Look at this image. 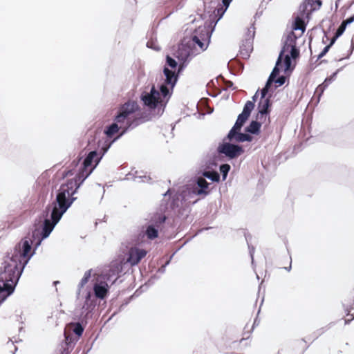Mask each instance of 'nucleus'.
Here are the masks:
<instances>
[{
  "instance_id": "5",
  "label": "nucleus",
  "mask_w": 354,
  "mask_h": 354,
  "mask_svg": "<svg viewBox=\"0 0 354 354\" xmlns=\"http://www.w3.org/2000/svg\"><path fill=\"white\" fill-rule=\"evenodd\" d=\"M125 129L126 126L120 120L117 121L116 118L114 116L112 123L107 125L104 129V133L106 136V138L98 140L93 149L90 148L86 151H81L77 157L71 162V168L67 169L62 172V178L64 179L68 176L73 175L77 167L80 164L81 159L86 158L88 154L93 151L95 153L93 160H91V165H95V162L97 161L98 158L101 157L102 153H103L104 145L107 144V142L109 141H112L115 138H113L114 134L119 133L120 135Z\"/></svg>"
},
{
  "instance_id": "47",
  "label": "nucleus",
  "mask_w": 354,
  "mask_h": 354,
  "mask_svg": "<svg viewBox=\"0 0 354 354\" xmlns=\"http://www.w3.org/2000/svg\"><path fill=\"white\" fill-rule=\"evenodd\" d=\"M320 86H322V88H324V89H326L328 88V86L330 85L329 84H328L326 80H324V82L322 83H321L320 84H319Z\"/></svg>"
},
{
  "instance_id": "6",
  "label": "nucleus",
  "mask_w": 354,
  "mask_h": 354,
  "mask_svg": "<svg viewBox=\"0 0 354 354\" xmlns=\"http://www.w3.org/2000/svg\"><path fill=\"white\" fill-rule=\"evenodd\" d=\"M121 272V268L119 266L110 268L107 272L104 274V281L97 282L93 284L92 289H87L86 295H85V300L83 307L88 310H91L93 313L95 311V308L97 304L102 300H105L109 295L111 286L107 283V281H111L113 277L115 279L112 282L115 283L119 272Z\"/></svg>"
},
{
  "instance_id": "52",
  "label": "nucleus",
  "mask_w": 354,
  "mask_h": 354,
  "mask_svg": "<svg viewBox=\"0 0 354 354\" xmlns=\"http://www.w3.org/2000/svg\"><path fill=\"white\" fill-rule=\"evenodd\" d=\"M261 12H257L255 14V17H259L260 15H262L263 10L264 9H262V8H261Z\"/></svg>"
},
{
  "instance_id": "15",
  "label": "nucleus",
  "mask_w": 354,
  "mask_h": 354,
  "mask_svg": "<svg viewBox=\"0 0 354 354\" xmlns=\"http://www.w3.org/2000/svg\"><path fill=\"white\" fill-rule=\"evenodd\" d=\"M250 116L243 112L238 115L236 120L227 133V138H232L234 139L236 137V133H239L241 131L242 128L249 119Z\"/></svg>"
},
{
  "instance_id": "40",
  "label": "nucleus",
  "mask_w": 354,
  "mask_h": 354,
  "mask_svg": "<svg viewBox=\"0 0 354 354\" xmlns=\"http://www.w3.org/2000/svg\"><path fill=\"white\" fill-rule=\"evenodd\" d=\"M353 44H352L351 46L350 50H348V55L346 57H341V58H339V59H337V61L338 62H342V60H344L345 59H349V57H351V55L353 53Z\"/></svg>"
},
{
  "instance_id": "39",
  "label": "nucleus",
  "mask_w": 354,
  "mask_h": 354,
  "mask_svg": "<svg viewBox=\"0 0 354 354\" xmlns=\"http://www.w3.org/2000/svg\"><path fill=\"white\" fill-rule=\"evenodd\" d=\"M339 38V37H337L336 35H335L330 40V42L326 46L329 47L330 48L333 46V44L335 43L336 40Z\"/></svg>"
},
{
  "instance_id": "3",
  "label": "nucleus",
  "mask_w": 354,
  "mask_h": 354,
  "mask_svg": "<svg viewBox=\"0 0 354 354\" xmlns=\"http://www.w3.org/2000/svg\"><path fill=\"white\" fill-rule=\"evenodd\" d=\"M217 166L216 160H208L200 170L198 176L194 178L183 194L176 193L169 198L167 205L175 215V221H180V226L184 227L192 222L193 216L190 214L192 205L211 193V183L205 178L213 183L221 181L220 174L216 169Z\"/></svg>"
},
{
  "instance_id": "14",
  "label": "nucleus",
  "mask_w": 354,
  "mask_h": 354,
  "mask_svg": "<svg viewBox=\"0 0 354 354\" xmlns=\"http://www.w3.org/2000/svg\"><path fill=\"white\" fill-rule=\"evenodd\" d=\"M300 56V50L297 46L296 43L291 46L290 54L285 55L283 57V71L286 73H291L295 66L292 65V60L293 59L299 58Z\"/></svg>"
},
{
  "instance_id": "8",
  "label": "nucleus",
  "mask_w": 354,
  "mask_h": 354,
  "mask_svg": "<svg viewBox=\"0 0 354 354\" xmlns=\"http://www.w3.org/2000/svg\"><path fill=\"white\" fill-rule=\"evenodd\" d=\"M239 143L236 142L234 138H227V134L218 144L217 151L228 160L236 159L245 152L244 147Z\"/></svg>"
},
{
  "instance_id": "10",
  "label": "nucleus",
  "mask_w": 354,
  "mask_h": 354,
  "mask_svg": "<svg viewBox=\"0 0 354 354\" xmlns=\"http://www.w3.org/2000/svg\"><path fill=\"white\" fill-rule=\"evenodd\" d=\"M93 315L94 313L91 310H88L83 306L82 307L77 322L71 323L73 325V335H75L74 336L77 339H80L82 336L88 321L93 317Z\"/></svg>"
},
{
  "instance_id": "64",
  "label": "nucleus",
  "mask_w": 354,
  "mask_h": 354,
  "mask_svg": "<svg viewBox=\"0 0 354 354\" xmlns=\"http://www.w3.org/2000/svg\"><path fill=\"white\" fill-rule=\"evenodd\" d=\"M305 351H306V348H304V351H302V353H301V354L304 353H305Z\"/></svg>"
},
{
  "instance_id": "12",
  "label": "nucleus",
  "mask_w": 354,
  "mask_h": 354,
  "mask_svg": "<svg viewBox=\"0 0 354 354\" xmlns=\"http://www.w3.org/2000/svg\"><path fill=\"white\" fill-rule=\"evenodd\" d=\"M272 102L271 100V96H268L267 98H261L257 104V113L254 116L257 118L263 119L266 121L268 120L270 122V113L272 111Z\"/></svg>"
},
{
  "instance_id": "54",
  "label": "nucleus",
  "mask_w": 354,
  "mask_h": 354,
  "mask_svg": "<svg viewBox=\"0 0 354 354\" xmlns=\"http://www.w3.org/2000/svg\"><path fill=\"white\" fill-rule=\"evenodd\" d=\"M320 64H321L320 62L318 63V65H320ZM317 64L314 66V64H311V70L315 69L317 67Z\"/></svg>"
},
{
  "instance_id": "30",
  "label": "nucleus",
  "mask_w": 354,
  "mask_h": 354,
  "mask_svg": "<svg viewBox=\"0 0 354 354\" xmlns=\"http://www.w3.org/2000/svg\"><path fill=\"white\" fill-rule=\"evenodd\" d=\"M325 90L326 89H324V88H322L319 85H318L317 86V88H315L314 95H315V98L316 99V100H315L316 105L318 104L319 102H320L321 97L323 95Z\"/></svg>"
},
{
  "instance_id": "36",
  "label": "nucleus",
  "mask_w": 354,
  "mask_h": 354,
  "mask_svg": "<svg viewBox=\"0 0 354 354\" xmlns=\"http://www.w3.org/2000/svg\"><path fill=\"white\" fill-rule=\"evenodd\" d=\"M330 48L327 46H325L322 51L317 55V59H321L323 57H324L328 52L329 51Z\"/></svg>"
},
{
  "instance_id": "21",
  "label": "nucleus",
  "mask_w": 354,
  "mask_h": 354,
  "mask_svg": "<svg viewBox=\"0 0 354 354\" xmlns=\"http://www.w3.org/2000/svg\"><path fill=\"white\" fill-rule=\"evenodd\" d=\"M143 171H136L135 174H133V180L134 181L138 182H147L151 183V178L149 176H147L146 174H142Z\"/></svg>"
},
{
  "instance_id": "26",
  "label": "nucleus",
  "mask_w": 354,
  "mask_h": 354,
  "mask_svg": "<svg viewBox=\"0 0 354 354\" xmlns=\"http://www.w3.org/2000/svg\"><path fill=\"white\" fill-rule=\"evenodd\" d=\"M261 132L264 139H267L272 132V128L270 127V122H269L268 120L264 123V126L263 127V130L261 129Z\"/></svg>"
},
{
  "instance_id": "60",
  "label": "nucleus",
  "mask_w": 354,
  "mask_h": 354,
  "mask_svg": "<svg viewBox=\"0 0 354 354\" xmlns=\"http://www.w3.org/2000/svg\"><path fill=\"white\" fill-rule=\"evenodd\" d=\"M207 94L209 95V96H212V97H215L216 96L214 95H212V94L209 93L208 91H207Z\"/></svg>"
},
{
  "instance_id": "56",
  "label": "nucleus",
  "mask_w": 354,
  "mask_h": 354,
  "mask_svg": "<svg viewBox=\"0 0 354 354\" xmlns=\"http://www.w3.org/2000/svg\"><path fill=\"white\" fill-rule=\"evenodd\" d=\"M328 61L326 59H322L321 60L320 63H327Z\"/></svg>"
},
{
  "instance_id": "23",
  "label": "nucleus",
  "mask_w": 354,
  "mask_h": 354,
  "mask_svg": "<svg viewBox=\"0 0 354 354\" xmlns=\"http://www.w3.org/2000/svg\"><path fill=\"white\" fill-rule=\"evenodd\" d=\"M93 269H89L84 272V274L80 280L78 286L80 288H82L90 280L92 275Z\"/></svg>"
},
{
  "instance_id": "63",
  "label": "nucleus",
  "mask_w": 354,
  "mask_h": 354,
  "mask_svg": "<svg viewBox=\"0 0 354 354\" xmlns=\"http://www.w3.org/2000/svg\"><path fill=\"white\" fill-rule=\"evenodd\" d=\"M305 351H306V348H304V351H302V353H301V354L304 353H305Z\"/></svg>"
},
{
  "instance_id": "43",
  "label": "nucleus",
  "mask_w": 354,
  "mask_h": 354,
  "mask_svg": "<svg viewBox=\"0 0 354 354\" xmlns=\"http://www.w3.org/2000/svg\"><path fill=\"white\" fill-rule=\"evenodd\" d=\"M232 1V0H222L223 6L225 8V9L224 10L225 11L229 7V6Z\"/></svg>"
},
{
  "instance_id": "19",
  "label": "nucleus",
  "mask_w": 354,
  "mask_h": 354,
  "mask_svg": "<svg viewBox=\"0 0 354 354\" xmlns=\"http://www.w3.org/2000/svg\"><path fill=\"white\" fill-rule=\"evenodd\" d=\"M147 37H149L146 44L147 47L156 51H160L161 48L156 43V33L155 30H152L150 32H148Z\"/></svg>"
},
{
  "instance_id": "51",
  "label": "nucleus",
  "mask_w": 354,
  "mask_h": 354,
  "mask_svg": "<svg viewBox=\"0 0 354 354\" xmlns=\"http://www.w3.org/2000/svg\"><path fill=\"white\" fill-rule=\"evenodd\" d=\"M81 289H82V288H80V287H79V286H77V292H76L77 298H79V297H80V295Z\"/></svg>"
},
{
  "instance_id": "45",
  "label": "nucleus",
  "mask_w": 354,
  "mask_h": 354,
  "mask_svg": "<svg viewBox=\"0 0 354 354\" xmlns=\"http://www.w3.org/2000/svg\"><path fill=\"white\" fill-rule=\"evenodd\" d=\"M227 86L232 90H235L236 88L235 86H234V83L230 80L227 82Z\"/></svg>"
},
{
  "instance_id": "29",
  "label": "nucleus",
  "mask_w": 354,
  "mask_h": 354,
  "mask_svg": "<svg viewBox=\"0 0 354 354\" xmlns=\"http://www.w3.org/2000/svg\"><path fill=\"white\" fill-rule=\"evenodd\" d=\"M182 248L180 247L178 248L166 261V262L160 268H158V270H157V272L158 273H160V274H163L165 272V268L170 263L172 258L174 257V256L176 254V253Z\"/></svg>"
},
{
  "instance_id": "37",
  "label": "nucleus",
  "mask_w": 354,
  "mask_h": 354,
  "mask_svg": "<svg viewBox=\"0 0 354 354\" xmlns=\"http://www.w3.org/2000/svg\"><path fill=\"white\" fill-rule=\"evenodd\" d=\"M143 288H147V286H140L138 289H137L133 295L131 296V297H138L143 291Z\"/></svg>"
},
{
  "instance_id": "41",
  "label": "nucleus",
  "mask_w": 354,
  "mask_h": 354,
  "mask_svg": "<svg viewBox=\"0 0 354 354\" xmlns=\"http://www.w3.org/2000/svg\"><path fill=\"white\" fill-rule=\"evenodd\" d=\"M348 26L354 22V14L343 20Z\"/></svg>"
},
{
  "instance_id": "20",
  "label": "nucleus",
  "mask_w": 354,
  "mask_h": 354,
  "mask_svg": "<svg viewBox=\"0 0 354 354\" xmlns=\"http://www.w3.org/2000/svg\"><path fill=\"white\" fill-rule=\"evenodd\" d=\"M219 174L222 177V181H225L228 176V174L231 169V166L228 163H223L219 165Z\"/></svg>"
},
{
  "instance_id": "50",
  "label": "nucleus",
  "mask_w": 354,
  "mask_h": 354,
  "mask_svg": "<svg viewBox=\"0 0 354 354\" xmlns=\"http://www.w3.org/2000/svg\"><path fill=\"white\" fill-rule=\"evenodd\" d=\"M292 260L290 259V264L288 267H284L283 268L287 270L288 272H290L291 270L292 266H291Z\"/></svg>"
},
{
  "instance_id": "17",
  "label": "nucleus",
  "mask_w": 354,
  "mask_h": 354,
  "mask_svg": "<svg viewBox=\"0 0 354 354\" xmlns=\"http://www.w3.org/2000/svg\"><path fill=\"white\" fill-rule=\"evenodd\" d=\"M64 337L65 338L58 349L57 354H70L77 342L79 340L73 334H65Z\"/></svg>"
},
{
  "instance_id": "4",
  "label": "nucleus",
  "mask_w": 354,
  "mask_h": 354,
  "mask_svg": "<svg viewBox=\"0 0 354 354\" xmlns=\"http://www.w3.org/2000/svg\"><path fill=\"white\" fill-rule=\"evenodd\" d=\"M143 106L145 107L144 105ZM145 108L147 109V111L135 115L136 113L140 111V107L138 102L133 100H128L118 107L115 117L117 121L120 120L126 126V129L122 133L115 137L112 141H109L107 144L104 145V149L103 153L101 155L102 158L109 151L111 145L129 131L135 129L140 124L151 120L152 115L160 116L158 114V109H151L147 106H145Z\"/></svg>"
},
{
  "instance_id": "7",
  "label": "nucleus",
  "mask_w": 354,
  "mask_h": 354,
  "mask_svg": "<svg viewBox=\"0 0 354 354\" xmlns=\"http://www.w3.org/2000/svg\"><path fill=\"white\" fill-rule=\"evenodd\" d=\"M166 216L162 214H154L151 219L142 227L139 236L142 238H146L149 241L156 239L159 234V230L161 229L165 221Z\"/></svg>"
},
{
  "instance_id": "33",
  "label": "nucleus",
  "mask_w": 354,
  "mask_h": 354,
  "mask_svg": "<svg viewBox=\"0 0 354 354\" xmlns=\"http://www.w3.org/2000/svg\"><path fill=\"white\" fill-rule=\"evenodd\" d=\"M345 66H346V65H345V66H342V67H340V68H338V69H337V70H336L335 71H334V72H333V73L330 76L326 77L325 78V80H326V82L328 84H330L332 82H333L336 80V78H337V76L338 73H339L340 71H342L343 70V68H344Z\"/></svg>"
},
{
  "instance_id": "24",
  "label": "nucleus",
  "mask_w": 354,
  "mask_h": 354,
  "mask_svg": "<svg viewBox=\"0 0 354 354\" xmlns=\"http://www.w3.org/2000/svg\"><path fill=\"white\" fill-rule=\"evenodd\" d=\"M245 240H246V242L248 244V250H249V254L251 258V263H252V265L254 266V254L255 248L253 245H252L250 243H249V239H251V236L250 234H245Z\"/></svg>"
},
{
  "instance_id": "49",
  "label": "nucleus",
  "mask_w": 354,
  "mask_h": 354,
  "mask_svg": "<svg viewBox=\"0 0 354 354\" xmlns=\"http://www.w3.org/2000/svg\"><path fill=\"white\" fill-rule=\"evenodd\" d=\"M259 321L258 320V317H257L254 320V323H253V328L255 326H257L259 325Z\"/></svg>"
},
{
  "instance_id": "11",
  "label": "nucleus",
  "mask_w": 354,
  "mask_h": 354,
  "mask_svg": "<svg viewBox=\"0 0 354 354\" xmlns=\"http://www.w3.org/2000/svg\"><path fill=\"white\" fill-rule=\"evenodd\" d=\"M255 28L254 25H252L250 28L248 29L246 33V37L243 41L242 44L240 46L239 54L241 57L244 59H249L250 53L252 51L253 40L255 35Z\"/></svg>"
},
{
  "instance_id": "55",
  "label": "nucleus",
  "mask_w": 354,
  "mask_h": 354,
  "mask_svg": "<svg viewBox=\"0 0 354 354\" xmlns=\"http://www.w3.org/2000/svg\"><path fill=\"white\" fill-rule=\"evenodd\" d=\"M59 283V281H53V285L54 286H56L57 284Z\"/></svg>"
},
{
  "instance_id": "61",
  "label": "nucleus",
  "mask_w": 354,
  "mask_h": 354,
  "mask_svg": "<svg viewBox=\"0 0 354 354\" xmlns=\"http://www.w3.org/2000/svg\"><path fill=\"white\" fill-rule=\"evenodd\" d=\"M319 59H317H317H316V60H315V64H315L317 62H318V61H319Z\"/></svg>"
},
{
  "instance_id": "57",
  "label": "nucleus",
  "mask_w": 354,
  "mask_h": 354,
  "mask_svg": "<svg viewBox=\"0 0 354 354\" xmlns=\"http://www.w3.org/2000/svg\"><path fill=\"white\" fill-rule=\"evenodd\" d=\"M106 216L105 215V216H104V218H103V219H102V221L106 222Z\"/></svg>"
},
{
  "instance_id": "58",
  "label": "nucleus",
  "mask_w": 354,
  "mask_h": 354,
  "mask_svg": "<svg viewBox=\"0 0 354 354\" xmlns=\"http://www.w3.org/2000/svg\"><path fill=\"white\" fill-rule=\"evenodd\" d=\"M106 216L105 215V216H104V218H103V219H102V221L106 222Z\"/></svg>"
},
{
  "instance_id": "16",
  "label": "nucleus",
  "mask_w": 354,
  "mask_h": 354,
  "mask_svg": "<svg viewBox=\"0 0 354 354\" xmlns=\"http://www.w3.org/2000/svg\"><path fill=\"white\" fill-rule=\"evenodd\" d=\"M147 252L144 249L138 248H131L127 254V261L132 266H136L147 255Z\"/></svg>"
},
{
  "instance_id": "32",
  "label": "nucleus",
  "mask_w": 354,
  "mask_h": 354,
  "mask_svg": "<svg viewBox=\"0 0 354 354\" xmlns=\"http://www.w3.org/2000/svg\"><path fill=\"white\" fill-rule=\"evenodd\" d=\"M310 6V3L308 0H304L299 6V12L302 16L308 15V7Z\"/></svg>"
},
{
  "instance_id": "1",
  "label": "nucleus",
  "mask_w": 354,
  "mask_h": 354,
  "mask_svg": "<svg viewBox=\"0 0 354 354\" xmlns=\"http://www.w3.org/2000/svg\"><path fill=\"white\" fill-rule=\"evenodd\" d=\"M225 10L215 8L212 12L206 11L199 14L201 20H205L203 26H199L193 32L191 37H183L174 53V57L178 59L167 55L162 73L164 81L158 85L157 89L153 85L149 92L144 91L141 93L140 99L142 105L151 109H158V114L162 115L167 104L170 100L174 89L183 72L191 60L198 54L196 46L202 51H205L210 43L211 36L215 30L217 23L222 19Z\"/></svg>"
},
{
  "instance_id": "48",
  "label": "nucleus",
  "mask_w": 354,
  "mask_h": 354,
  "mask_svg": "<svg viewBox=\"0 0 354 354\" xmlns=\"http://www.w3.org/2000/svg\"><path fill=\"white\" fill-rule=\"evenodd\" d=\"M353 319H354V316H353V317H352L351 319H346L344 320V323H345V324H346H346H349L351 323V322Z\"/></svg>"
},
{
  "instance_id": "18",
  "label": "nucleus",
  "mask_w": 354,
  "mask_h": 354,
  "mask_svg": "<svg viewBox=\"0 0 354 354\" xmlns=\"http://www.w3.org/2000/svg\"><path fill=\"white\" fill-rule=\"evenodd\" d=\"M282 67L277 68L274 67L271 73L270 74L264 86L261 90V98H267V95L269 93L270 85L272 84V77H275L276 75L274 73H279L281 71H282Z\"/></svg>"
},
{
  "instance_id": "27",
  "label": "nucleus",
  "mask_w": 354,
  "mask_h": 354,
  "mask_svg": "<svg viewBox=\"0 0 354 354\" xmlns=\"http://www.w3.org/2000/svg\"><path fill=\"white\" fill-rule=\"evenodd\" d=\"M335 323L334 322H330L328 326H326V327H322L318 330H317L316 331H315L313 334H312V337H313V341L315 340L316 339H317L319 337V336H320L322 334H323L324 333H325L329 328H330L333 325H334Z\"/></svg>"
},
{
  "instance_id": "25",
  "label": "nucleus",
  "mask_w": 354,
  "mask_h": 354,
  "mask_svg": "<svg viewBox=\"0 0 354 354\" xmlns=\"http://www.w3.org/2000/svg\"><path fill=\"white\" fill-rule=\"evenodd\" d=\"M184 6L183 0H172L167 7L172 6L171 13L181 9Z\"/></svg>"
},
{
  "instance_id": "31",
  "label": "nucleus",
  "mask_w": 354,
  "mask_h": 354,
  "mask_svg": "<svg viewBox=\"0 0 354 354\" xmlns=\"http://www.w3.org/2000/svg\"><path fill=\"white\" fill-rule=\"evenodd\" d=\"M277 74L278 73H274L276 77H272V80H273L272 83H274L275 84H277L276 88L283 86L286 83V77H284L283 75L278 76Z\"/></svg>"
},
{
  "instance_id": "22",
  "label": "nucleus",
  "mask_w": 354,
  "mask_h": 354,
  "mask_svg": "<svg viewBox=\"0 0 354 354\" xmlns=\"http://www.w3.org/2000/svg\"><path fill=\"white\" fill-rule=\"evenodd\" d=\"M303 23L302 20L299 18L295 19V21L292 24V29L293 30H301L302 33H304L306 30V25L301 24Z\"/></svg>"
},
{
  "instance_id": "46",
  "label": "nucleus",
  "mask_w": 354,
  "mask_h": 354,
  "mask_svg": "<svg viewBox=\"0 0 354 354\" xmlns=\"http://www.w3.org/2000/svg\"><path fill=\"white\" fill-rule=\"evenodd\" d=\"M129 303V301H126L125 302L122 303L120 305V306L119 307L118 311L122 310L124 309V308L128 305Z\"/></svg>"
},
{
  "instance_id": "35",
  "label": "nucleus",
  "mask_w": 354,
  "mask_h": 354,
  "mask_svg": "<svg viewBox=\"0 0 354 354\" xmlns=\"http://www.w3.org/2000/svg\"><path fill=\"white\" fill-rule=\"evenodd\" d=\"M347 26L348 25L344 21H342L340 26L337 29L335 35H336L337 37H341L345 32Z\"/></svg>"
},
{
  "instance_id": "53",
  "label": "nucleus",
  "mask_w": 354,
  "mask_h": 354,
  "mask_svg": "<svg viewBox=\"0 0 354 354\" xmlns=\"http://www.w3.org/2000/svg\"><path fill=\"white\" fill-rule=\"evenodd\" d=\"M171 192V189H168V190H167L165 194H163L162 195H163L164 196H167V195L170 194V192Z\"/></svg>"
},
{
  "instance_id": "44",
  "label": "nucleus",
  "mask_w": 354,
  "mask_h": 354,
  "mask_svg": "<svg viewBox=\"0 0 354 354\" xmlns=\"http://www.w3.org/2000/svg\"><path fill=\"white\" fill-rule=\"evenodd\" d=\"M272 0H263L259 6V8L266 9V6Z\"/></svg>"
},
{
  "instance_id": "62",
  "label": "nucleus",
  "mask_w": 354,
  "mask_h": 354,
  "mask_svg": "<svg viewBox=\"0 0 354 354\" xmlns=\"http://www.w3.org/2000/svg\"><path fill=\"white\" fill-rule=\"evenodd\" d=\"M305 351H306V348H304V351H302V353H301V354L304 353H305Z\"/></svg>"
},
{
  "instance_id": "59",
  "label": "nucleus",
  "mask_w": 354,
  "mask_h": 354,
  "mask_svg": "<svg viewBox=\"0 0 354 354\" xmlns=\"http://www.w3.org/2000/svg\"><path fill=\"white\" fill-rule=\"evenodd\" d=\"M17 348L15 346V351L12 352V354H15V353L17 352Z\"/></svg>"
},
{
  "instance_id": "9",
  "label": "nucleus",
  "mask_w": 354,
  "mask_h": 354,
  "mask_svg": "<svg viewBox=\"0 0 354 354\" xmlns=\"http://www.w3.org/2000/svg\"><path fill=\"white\" fill-rule=\"evenodd\" d=\"M266 120L257 118L254 116V118L250 120L249 124L244 128L243 132L241 131L236 133V137L234 139L236 142H252L254 136L261 134L262 126L266 123Z\"/></svg>"
},
{
  "instance_id": "2",
  "label": "nucleus",
  "mask_w": 354,
  "mask_h": 354,
  "mask_svg": "<svg viewBox=\"0 0 354 354\" xmlns=\"http://www.w3.org/2000/svg\"><path fill=\"white\" fill-rule=\"evenodd\" d=\"M95 153L94 151L90 152L86 158L81 159L75 177L67 179L60 185L56 191L55 198L40 215L41 224L35 223L34 229L16 244L13 252L24 260L28 259V261L35 254L42 241L50 236L63 215L77 200L74 195L102 159V156L98 158L95 165H91Z\"/></svg>"
},
{
  "instance_id": "28",
  "label": "nucleus",
  "mask_w": 354,
  "mask_h": 354,
  "mask_svg": "<svg viewBox=\"0 0 354 354\" xmlns=\"http://www.w3.org/2000/svg\"><path fill=\"white\" fill-rule=\"evenodd\" d=\"M254 106L255 104H254L253 102H250V100H248L243 106L242 112L250 116L252 111L254 109Z\"/></svg>"
},
{
  "instance_id": "13",
  "label": "nucleus",
  "mask_w": 354,
  "mask_h": 354,
  "mask_svg": "<svg viewBox=\"0 0 354 354\" xmlns=\"http://www.w3.org/2000/svg\"><path fill=\"white\" fill-rule=\"evenodd\" d=\"M297 39V37L294 32H290L289 34H288L286 39L282 43L281 49L279 52L274 67H282L281 62L285 56L284 53L288 51L290 48L291 49V46L296 43Z\"/></svg>"
},
{
  "instance_id": "38",
  "label": "nucleus",
  "mask_w": 354,
  "mask_h": 354,
  "mask_svg": "<svg viewBox=\"0 0 354 354\" xmlns=\"http://www.w3.org/2000/svg\"><path fill=\"white\" fill-rule=\"evenodd\" d=\"M97 337H98V335H97L95 336V337L93 339L92 342L91 343L90 346L87 348L86 351H84L82 354H87L92 349V347H93L95 342L97 339Z\"/></svg>"
},
{
  "instance_id": "42",
  "label": "nucleus",
  "mask_w": 354,
  "mask_h": 354,
  "mask_svg": "<svg viewBox=\"0 0 354 354\" xmlns=\"http://www.w3.org/2000/svg\"><path fill=\"white\" fill-rule=\"evenodd\" d=\"M259 88L256 91V93L252 97V100H250V102H253L254 104H255V102H257V100L259 97Z\"/></svg>"
},
{
  "instance_id": "34",
  "label": "nucleus",
  "mask_w": 354,
  "mask_h": 354,
  "mask_svg": "<svg viewBox=\"0 0 354 354\" xmlns=\"http://www.w3.org/2000/svg\"><path fill=\"white\" fill-rule=\"evenodd\" d=\"M310 3V7L313 11L319 10L322 6V0H308Z\"/></svg>"
}]
</instances>
